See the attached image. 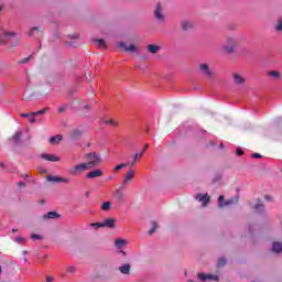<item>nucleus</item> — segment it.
<instances>
[{"instance_id":"2eb2a0df","label":"nucleus","mask_w":282,"mask_h":282,"mask_svg":"<svg viewBox=\"0 0 282 282\" xmlns=\"http://www.w3.org/2000/svg\"><path fill=\"white\" fill-rule=\"evenodd\" d=\"M119 272L126 275L131 274V264L129 263L122 264L121 267H119Z\"/></svg>"},{"instance_id":"37998d69","label":"nucleus","mask_w":282,"mask_h":282,"mask_svg":"<svg viewBox=\"0 0 282 282\" xmlns=\"http://www.w3.org/2000/svg\"><path fill=\"white\" fill-rule=\"evenodd\" d=\"M4 36H17V33H14V32H6Z\"/></svg>"},{"instance_id":"864d4df0","label":"nucleus","mask_w":282,"mask_h":282,"mask_svg":"<svg viewBox=\"0 0 282 282\" xmlns=\"http://www.w3.org/2000/svg\"><path fill=\"white\" fill-rule=\"evenodd\" d=\"M70 39H78V35L77 34H74V35H69Z\"/></svg>"},{"instance_id":"f03ea898","label":"nucleus","mask_w":282,"mask_h":282,"mask_svg":"<svg viewBox=\"0 0 282 282\" xmlns=\"http://www.w3.org/2000/svg\"><path fill=\"white\" fill-rule=\"evenodd\" d=\"M239 47V41L232 36L226 39L225 45L221 47L224 54H235V50Z\"/></svg>"},{"instance_id":"0eeeda50","label":"nucleus","mask_w":282,"mask_h":282,"mask_svg":"<svg viewBox=\"0 0 282 282\" xmlns=\"http://www.w3.org/2000/svg\"><path fill=\"white\" fill-rule=\"evenodd\" d=\"M117 47H120L124 52H131V53L138 52V47H135L134 44H131L130 46H127V44L124 42L117 43Z\"/></svg>"},{"instance_id":"7ed1b4c3","label":"nucleus","mask_w":282,"mask_h":282,"mask_svg":"<svg viewBox=\"0 0 282 282\" xmlns=\"http://www.w3.org/2000/svg\"><path fill=\"white\" fill-rule=\"evenodd\" d=\"M199 69L206 78H215V73L210 70V66H208V64H200Z\"/></svg>"},{"instance_id":"8fccbe9b","label":"nucleus","mask_w":282,"mask_h":282,"mask_svg":"<svg viewBox=\"0 0 282 282\" xmlns=\"http://www.w3.org/2000/svg\"><path fill=\"white\" fill-rule=\"evenodd\" d=\"M252 158H256L257 160H259V159H261L262 156H261L260 153H253V154H252Z\"/></svg>"},{"instance_id":"09e8293b","label":"nucleus","mask_w":282,"mask_h":282,"mask_svg":"<svg viewBox=\"0 0 282 282\" xmlns=\"http://www.w3.org/2000/svg\"><path fill=\"white\" fill-rule=\"evenodd\" d=\"M236 155H243V151L241 149L236 150Z\"/></svg>"},{"instance_id":"de8ad7c7","label":"nucleus","mask_w":282,"mask_h":282,"mask_svg":"<svg viewBox=\"0 0 282 282\" xmlns=\"http://www.w3.org/2000/svg\"><path fill=\"white\" fill-rule=\"evenodd\" d=\"M32 116V112L31 113H21V118H30Z\"/></svg>"},{"instance_id":"ddd939ff","label":"nucleus","mask_w":282,"mask_h":282,"mask_svg":"<svg viewBox=\"0 0 282 282\" xmlns=\"http://www.w3.org/2000/svg\"><path fill=\"white\" fill-rule=\"evenodd\" d=\"M47 181L48 182H56V183H65V184H67V182H69L68 178H63V177L52 176V175L47 176Z\"/></svg>"},{"instance_id":"6e6d98bb","label":"nucleus","mask_w":282,"mask_h":282,"mask_svg":"<svg viewBox=\"0 0 282 282\" xmlns=\"http://www.w3.org/2000/svg\"><path fill=\"white\" fill-rule=\"evenodd\" d=\"M83 109H89V106L88 105H84Z\"/></svg>"},{"instance_id":"49530a36","label":"nucleus","mask_w":282,"mask_h":282,"mask_svg":"<svg viewBox=\"0 0 282 282\" xmlns=\"http://www.w3.org/2000/svg\"><path fill=\"white\" fill-rule=\"evenodd\" d=\"M0 45H8V41L4 39H0Z\"/></svg>"},{"instance_id":"412c9836","label":"nucleus","mask_w":282,"mask_h":282,"mask_svg":"<svg viewBox=\"0 0 282 282\" xmlns=\"http://www.w3.org/2000/svg\"><path fill=\"white\" fill-rule=\"evenodd\" d=\"M115 198L117 199V202H119L120 204H122V199H124V193H122L120 189H117L113 194Z\"/></svg>"},{"instance_id":"338daca9","label":"nucleus","mask_w":282,"mask_h":282,"mask_svg":"<svg viewBox=\"0 0 282 282\" xmlns=\"http://www.w3.org/2000/svg\"><path fill=\"white\" fill-rule=\"evenodd\" d=\"M1 10H2V9H1V7H0V12H1Z\"/></svg>"},{"instance_id":"473e14b6","label":"nucleus","mask_w":282,"mask_h":282,"mask_svg":"<svg viewBox=\"0 0 282 282\" xmlns=\"http://www.w3.org/2000/svg\"><path fill=\"white\" fill-rule=\"evenodd\" d=\"M43 113H47V108H44L40 111L32 112L31 116H43Z\"/></svg>"},{"instance_id":"58836bf2","label":"nucleus","mask_w":282,"mask_h":282,"mask_svg":"<svg viewBox=\"0 0 282 282\" xmlns=\"http://www.w3.org/2000/svg\"><path fill=\"white\" fill-rule=\"evenodd\" d=\"M256 210H258L259 213H261L263 210V204H257L254 206Z\"/></svg>"},{"instance_id":"ea45409f","label":"nucleus","mask_w":282,"mask_h":282,"mask_svg":"<svg viewBox=\"0 0 282 282\" xmlns=\"http://www.w3.org/2000/svg\"><path fill=\"white\" fill-rule=\"evenodd\" d=\"M15 241H17V243H25V238L18 237V238H15Z\"/></svg>"},{"instance_id":"79ce46f5","label":"nucleus","mask_w":282,"mask_h":282,"mask_svg":"<svg viewBox=\"0 0 282 282\" xmlns=\"http://www.w3.org/2000/svg\"><path fill=\"white\" fill-rule=\"evenodd\" d=\"M31 239H33V240H35V239H43V237L41 235L34 234V235L31 236Z\"/></svg>"},{"instance_id":"5701e85b","label":"nucleus","mask_w":282,"mask_h":282,"mask_svg":"<svg viewBox=\"0 0 282 282\" xmlns=\"http://www.w3.org/2000/svg\"><path fill=\"white\" fill-rule=\"evenodd\" d=\"M23 133L21 132H15L12 138L11 141L14 142L15 144H19V141L21 140Z\"/></svg>"},{"instance_id":"4d7b16f0","label":"nucleus","mask_w":282,"mask_h":282,"mask_svg":"<svg viewBox=\"0 0 282 282\" xmlns=\"http://www.w3.org/2000/svg\"><path fill=\"white\" fill-rule=\"evenodd\" d=\"M219 148H220V149H224V143H220V144H219Z\"/></svg>"},{"instance_id":"c85d7f7f","label":"nucleus","mask_w":282,"mask_h":282,"mask_svg":"<svg viewBox=\"0 0 282 282\" xmlns=\"http://www.w3.org/2000/svg\"><path fill=\"white\" fill-rule=\"evenodd\" d=\"M101 210L104 212H109L111 210V202H105L102 205H101Z\"/></svg>"},{"instance_id":"c03bdc74","label":"nucleus","mask_w":282,"mask_h":282,"mask_svg":"<svg viewBox=\"0 0 282 282\" xmlns=\"http://www.w3.org/2000/svg\"><path fill=\"white\" fill-rule=\"evenodd\" d=\"M29 122H31V124H34V122H36V119L34 118V116H31L29 118Z\"/></svg>"},{"instance_id":"e433bc0d","label":"nucleus","mask_w":282,"mask_h":282,"mask_svg":"<svg viewBox=\"0 0 282 282\" xmlns=\"http://www.w3.org/2000/svg\"><path fill=\"white\" fill-rule=\"evenodd\" d=\"M226 265V259L225 258H219L218 259V268H224Z\"/></svg>"},{"instance_id":"dca6fc26","label":"nucleus","mask_w":282,"mask_h":282,"mask_svg":"<svg viewBox=\"0 0 282 282\" xmlns=\"http://www.w3.org/2000/svg\"><path fill=\"white\" fill-rule=\"evenodd\" d=\"M154 15H155V19H158V21H164V14H162V6H160V3L156 6Z\"/></svg>"},{"instance_id":"0e129e2a","label":"nucleus","mask_w":282,"mask_h":282,"mask_svg":"<svg viewBox=\"0 0 282 282\" xmlns=\"http://www.w3.org/2000/svg\"><path fill=\"white\" fill-rule=\"evenodd\" d=\"M87 147H91V144L88 143Z\"/></svg>"},{"instance_id":"680f3d73","label":"nucleus","mask_w":282,"mask_h":282,"mask_svg":"<svg viewBox=\"0 0 282 282\" xmlns=\"http://www.w3.org/2000/svg\"><path fill=\"white\" fill-rule=\"evenodd\" d=\"M23 254H28V251H23Z\"/></svg>"},{"instance_id":"5fc2aeb1","label":"nucleus","mask_w":282,"mask_h":282,"mask_svg":"<svg viewBox=\"0 0 282 282\" xmlns=\"http://www.w3.org/2000/svg\"><path fill=\"white\" fill-rule=\"evenodd\" d=\"M147 149H149V144H145L143 148L144 153H147Z\"/></svg>"},{"instance_id":"1a4fd4ad","label":"nucleus","mask_w":282,"mask_h":282,"mask_svg":"<svg viewBox=\"0 0 282 282\" xmlns=\"http://www.w3.org/2000/svg\"><path fill=\"white\" fill-rule=\"evenodd\" d=\"M232 79L235 85H246V78H243L239 73H234Z\"/></svg>"},{"instance_id":"c756f323","label":"nucleus","mask_w":282,"mask_h":282,"mask_svg":"<svg viewBox=\"0 0 282 282\" xmlns=\"http://www.w3.org/2000/svg\"><path fill=\"white\" fill-rule=\"evenodd\" d=\"M115 245L117 246V248H123V246H127V240H124V239H117Z\"/></svg>"},{"instance_id":"4be33fe9","label":"nucleus","mask_w":282,"mask_h":282,"mask_svg":"<svg viewBox=\"0 0 282 282\" xmlns=\"http://www.w3.org/2000/svg\"><path fill=\"white\" fill-rule=\"evenodd\" d=\"M148 52H150V54H158L160 52V47L155 44H150L148 45Z\"/></svg>"},{"instance_id":"f8f14e48","label":"nucleus","mask_w":282,"mask_h":282,"mask_svg":"<svg viewBox=\"0 0 282 282\" xmlns=\"http://www.w3.org/2000/svg\"><path fill=\"white\" fill-rule=\"evenodd\" d=\"M225 197L224 195H220L218 197V206H220V208H224V206H230L231 204H235V199H229L227 202H224Z\"/></svg>"},{"instance_id":"f704fd0d","label":"nucleus","mask_w":282,"mask_h":282,"mask_svg":"<svg viewBox=\"0 0 282 282\" xmlns=\"http://www.w3.org/2000/svg\"><path fill=\"white\" fill-rule=\"evenodd\" d=\"M90 226L91 228H105L104 223H93Z\"/></svg>"},{"instance_id":"9d476101","label":"nucleus","mask_w":282,"mask_h":282,"mask_svg":"<svg viewBox=\"0 0 282 282\" xmlns=\"http://www.w3.org/2000/svg\"><path fill=\"white\" fill-rule=\"evenodd\" d=\"M196 199H198V202H202L203 206H208V203L210 202V196H208V194H198L196 196Z\"/></svg>"},{"instance_id":"f3484780","label":"nucleus","mask_w":282,"mask_h":282,"mask_svg":"<svg viewBox=\"0 0 282 282\" xmlns=\"http://www.w3.org/2000/svg\"><path fill=\"white\" fill-rule=\"evenodd\" d=\"M134 177H135V171L133 170L128 171V173L124 175L123 184H129V182H131V180H133Z\"/></svg>"},{"instance_id":"a878e982","label":"nucleus","mask_w":282,"mask_h":282,"mask_svg":"<svg viewBox=\"0 0 282 282\" xmlns=\"http://www.w3.org/2000/svg\"><path fill=\"white\" fill-rule=\"evenodd\" d=\"M193 28V23L192 22H188V21H184L182 22V30H192Z\"/></svg>"},{"instance_id":"cd10ccee","label":"nucleus","mask_w":282,"mask_h":282,"mask_svg":"<svg viewBox=\"0 0 282 282\" xmlns=\"http://www.w3.org/2000/svg\"><path fill=\"white\" fill-rule=\"evenodd\" d=\"M94 42L97 43L98 47H107V42L102 39H95Z\"/></svg>"},{"instance_id":"423d86ee","label":"nucleus","mask_w":282,"mask_h":282,"mask_svg":"<svg viewBox=\"0 0 282 282\" xmlns=\"http://www.w3.org/2000/svg\"><path fill=\"white\" fill-rule=\"evenodd\" d=\"M44 31H45V29H43V26H33L26 33V36H29V39H31L32 36H36V34L37 35L43 34Z\"/></svg>"},{"instance_id":"72a5a7b5","label":"nucleus","mask_w":282,"mask_h":282,"mask_svg":"<svg viewBox=\"0 0 282 282\" xmlns=\"http://www.w3.org/2000/svg\"><path fill=\"white\" fill-rule=\"evenodd\" d=\"M158 230V223L153 221L152 223V228L149 231V235H153Z\"/></svg>"},{"instance_id":"6e6552de","label":"nucleus","mask_w":282,"mask_h":282,"mask_svg":"<svg viewBox=\"0 0 282 282\" xmlns=\"http://www.w3.org/2000/svg\"><path fill=\"white\" fill-rule=\"evenodd\" d=\"M104 173L102 170L97 169L94 171H90L86 174L87 180H96V177H102Z\"/></svg>"},{"instance_id":"20e7f679","label":"nucleus","mask_w":282,"mask_h":282,"mask_svg":"<svg viewBox=\"0 0 282 282\" xmlns=\"http://www.w3.org/2000/svg\"><path fill=\"white\" fill-rule=\"evenodd\" d=\"M97 158L99 159V162L95 164V166H98L102 162V158H100V154L96 152H90L85 155V159L87 162H96Z\"/></svg>"},{"instance_id":"aec40b11","label":"nucleus","mask_w":282,"mask_h":282,"mask_svg":"<svg viewBox=\"0 0 282 282\" xmlns=\"http://www.w3.org/2000/svg\"><path fill=\"white\" fill-rule=\"evenodd\" d=\"M104 228H116V219L108 218L104 221Z\"/></svg>"},{"instance_id":"a211bd4d","label":"nucleus","mask_w":282,"mask_h":282,"mask_svg":"<svg viewBox=\"0 0 282 282\" xmlns=\"http://www.w3.org/2000/svg\"><path fill=\"white\" fill-rule=\"evenodd\" d=\"M42 159L46 160L47 162H61V159L53 154H42Z\"/></svg>"},{"instance_id":"3c124183","label":"nucleus","mask_w":282,"mask_h":282,"mask_svg":"<svg viewBox=\"0 0 282 282\" xmlns=\"http://www.w3.org/2000/svg\"><path fill=\"white\" fill-rule=\"evenodd\" d=\"M53 281H54V276H52V275L46 276V282H53Z\"/></svg>"},{"instance_id":"39448f33","label":"nucleus","mask_w":282,"mask_h":282,"mask_svg":"<svg viewBox=\"0 0 282 282\" xmlns=\"http://www.w3.org/2000/svg\"><path fill=\"white\" fill-rule=\"evenodd\" d=\"M199 281H219V275H215V274H206V273H198L197 274Z\"/></svg>"},{"instance_id":"bf43d9fd","label":"nucleus","mask_w":282,"mask_h":282,"mask_svg":"<svg viewBox=\"0 0 282 282\" xmlns=\"http://www.w3.org/2000/svg\"><path fill=\"white\" fill-rule=\"evenodd\" d=\"M19 229H12V232H18Z\"/></svg>"},{"instance_id":"4c0bfd02","label":"nucleus","mask_w":282,"mask_h":282,"mask_svg":"<svg viewBox=\"0 0 282 282\" xmlns=\"http://www.w3.org/2000/svg\"><path fill=\"white\" fill-rule=\"evenodd\" d=\"M64 111H67V105L61 106L58 108V113H64Z\"/></svg>"},{"instance_id":"7c9ffc66","label":"nucleus","mask_w":282,"mask_h":282,"mask_svg":"<svg viewBox=\"0 0 282 282\" xmlns=\"http://www.w3.org/2000/svg\"><path fill=\"white\" fill-rule=\"evenodd\" d=\"M76 267H74V265H68L67 268H66V272H68V274H76Z\"/></svg>"},{"instance_id":"9b49d317","label":"nucleus","mask_w":282,"mask_h":282,"mask_svg":"<svg viewBox=\"0 0 282 282\" xmlns=\"http://www.w3.org/2000/svg\"><path fill=\"white\" fill-rule=\"evenodd\" d=\"M142 155H144V150L141 151L140 154L133 153L132 154V162L128 163V166H135V162H139V160H142Z\"/></svg>"},{"instance_id":"c9c22d12","label":"nucleus","mask_w":282,"mask_h":282,"mask_svg":"<svg viewBox=\"0 0 282 282\" xmlns=\"http://www.w3.org/2000/svg\"><path fill=\"white\" fill-rule=\"evenodd\" d=\"M124 166H129V163H121L115 166V171H121V169H124Z\"/></svg>"},{"instance_id":"bb28decb","label":"nucleus","mask_w":282,"mask_h":282,"mask_svg":"<svg viewBox=\"0 0 282 282\" xmlns=\"http://www.w3.org/2000/svg\"><path fill=\"white\" fill-rule=\"evenodd\" d=\"M274 30L275 32L278 33H281L282 32V19H279L274 25Z\"/></svg>"},{"instance_id":"69168bd1","label":"nucleus","mask_w":282,"mask_h":282,"mask_svg":"<svg viewBox=\"0 0 282 282\" xmlns=\"http://www.w3.org/2000/svg\"><path fill=\"white\" fill-rule=\"evenodd\" d=\"M122 254H124V251H120Z\"/></svg>"},{"instance_id":"2f4dec72","label":"nucleus","mask_w":282,"mask_h":282,"mask_svg":"<svg viewBox=\"0 0 282 282\" xmlns=\"http://www.w3.org/2000/svg\"><path fill=\"white\" fill-rule=\"evenodd\" d=\"M105 124H110V127H118V121L109 119L105 121Z\"/></svg>"},{"instance_id":"f257e3e1","label":"nucleus","mask_w":282,"mask_h":282,"mask_svg":"<svg viewBox=\"0 0 282 282\" xmlns=\"http://www.w3.org/2000/svg\"><path fill=\"white\" fill-rule=\"evenodd\" d=\"M100 162V159L97 158L96 161H90L86 163L77 164L68 170L69 175L73 177H76V175H80L84 171H89L94 167H96V164Z\"/></svg>"},{"instance_id":"393cba45","label":"nucleus","mask_w":282,"mask_h":282,"mask_svg":"<svg viewBox=\"0 0 282 282\" xmlns=\"http://www.w3.org/2000/svg\"><path fill=\"white\" fill-rule=\"evenodd\" d=\"M273 252H282V242H273Z\"/></svg>"},{"instance_id":"13d9d810","label":"nucleus","mask_w":282,"mask_h":282,"mask_svg":"<svg viewBox=\"0 0 282 282\" xmlns=\"http://www.w3.org/2000/svg\"><path fill=\"white\" fill-rule=\"evenodd\" d=\"M40 173H47V171H45V170H41V171H40Z\"/></svg>"},{"instance_id":"e2e57ef3","label":"nucleus","mask_w":282,"mask_h":282,"mask_svg":"<svg viewBox=\"0 0 282 282\" xmlns=\"http://www.w3.org/2000/svg\"><path fill=\"white\" fill-rule=\"evenodd\" d=\"M1 272H2V268H1V265H0V274H1Z\"/></svg>"},{"instance_id":"a18cd8bd","label":"nucleus","mask_w":282,"mask_h":282,"mask_svg":"<svg viewBox=\"0 0 282 282\" xmlns=\"http://www.w3.org/2000/svg\"><path fill=\"white\" fill-rule=\"evenodd\" d=\"M19 43H21V39L15 37V42L13 44V47H17V45H19Z\"/></svg>"},{"instance_id":"6ab92c4d","label":"nucleus","mask_w":282,"mask_h":282,"mask_svg":"<svg viewBox=\"0 0 282 282\" xmlns=\"http://www.w3.org/2000/svg\"><path fill=\"white\" fill-rule=\"evenodd\" d=\"M268 76L272 78L273 80H281V72L279 70H270L268 73Z\"/></svg>"},{"instance_id":"052dcab7","label":"nucleus","mask_w":282,"mask_h":282,"mask_svg":"<svg viewBox=\"0 0 282 282\" xmlns=\"http://www.w3.org/2000/svg\"><path fill=\"white\" fill-rule=\"evenodd\" d=\"M86 197H89V192L86 193Z\"/></svg>"},{"instance_id":"603ef678","label":"nucleus","mask_w":282,"mask_h":282,"mask_svg":"<svg viewBox=\"0 0 282 282\" xmlns=\"http://www.w3.org/2000/svg\"><path fill=\"white\" fill-rule=\"evenodd\" d=\"M19 186H22L23 188H25V183L24 182H20L18 183Z\"/></svg>"},{"instance_id":"4468645a","label":"nucleus","mask_w":282,"mask_h":282,"mask_svg":"<svg viewBox=\"0 0 282 282\" xmlns=\"http://www.w3.org/2000/svg\"><path fill=\"white\" fill-rule=\"evenodd\" d=\"M61 215L56 212H48L47 214H44L42 216V219L47 220V219H58Z\"/></svg>"},{"instance_id":"a19ab883","label":"nucleus","mask_w":282,"mask_h":282,"mask_svg":"<svg viewBox=\"0 0 282 282\" xmlns=\"http://www.w3.org/2000/svg\"><path fill=\"white\" fill-rule=\"evenodd\" d=\"M29 62H30V57H25L20 61V65H25V63H29Z\"/></svg>"},{"instance_id":"b1692460","label":"nucleus","mask_w":282,"mask_h":282,"mask_svg":"<svg viewBox=\"0 0 282 282\" xmlns=\"http://www.w3.org/2000/svg\"><path fill=\"white\" fill-rule=\"evenodd\" d=\"M61 140H63V137H62V135L51 137L50 143H51V144H58V143L61 142Z\"/></svg>"}]
</instances>
